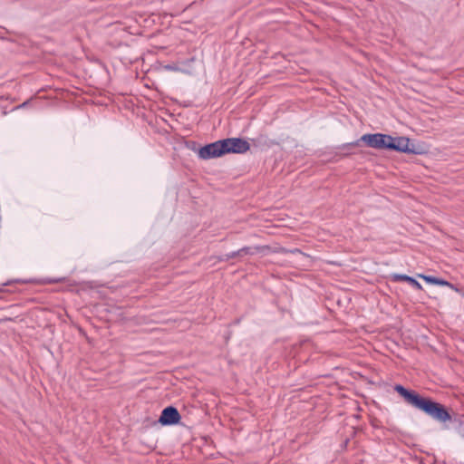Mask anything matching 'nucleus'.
Segmentation results:
<instances>
[{"mask_svg": "<svg viewBox=\"0 0 464 464\" xmlns=\"http://www.w3.org/2000/svg\"><path fill=\"white\" fill-rule=\"evenodd\" d=\"M394 390L404 398L407 403L424 411L433 420L443 423L452 420L451 415L444 405L433 401L429 398L421 397L417 392L409 391L400 384H397Z\"/></svg>", "mask_w": 464, "mask_h": 464, "instance_id": "f257e3e1", "label": "nucleus"}, {"mask_svg": "<svg viewBox=\"0 0 464 464\" xmlns=\"http://www.w3.org/2000/svg\"><path fill=\"white\" fill-rule=\"evenodd\" d=\"M390 140H392V137L388 134L367 133L363 134L357 141L348 143L347 146L355 147L360 141H363L370 148L389 150Z\"/></svg>", "mask_w": 464, "mask_h": 464, "instance_id": "f03ea898", "label": "nucleus"}, {"mask_svg": "<svg viewBox=\"0 0 464 464\" xmlns=\"http://www.w3.org/2000/svg\"><path fill=\"white\" fill-rule=\"evenodd\" d=\"M223 150L226 154H242L250 150V144L241 138H227L221 140Z\"/></svg>", "mask_w": 464, "mask_h": 464, "instance_id": "7ed1b4c3", "label": "nucleus"}, {"mask_svg": "<svg viewBox=\"0 0 464 464\" xmlns=\"http://www.w3.org/2000/svg\"><path fill=\"white\" fill-rule=\"evenodd\" d=\"M197 153L198 157L203 160L216 159L225 155L221 140L200 147Z\"/></svg>", "mask_w": 464, "mask_h": 464, "instance_id": "20e7f679", "label": "nucleus"}, {"mask_svg": "<svg viewBox=\"0 0 464 464\" xmlns=\"http://www.w3.org/2000/svg\"><path fill=\"white\" fill-rule=\"evenodd\" d=\"M389 150L415 153V150L410 147V139L406 137H392V140L389 143Z\"/></svg>", "mask_w": 464, "mask_h": 464, "instance_id": "39448f33", "label": "nucleus"}, {"mask_svg": "<svg viewBox=\"0 0 464 464\" xmlns=\"http://www.w3.org/2000/svg\"><path fill=\"white\" fill-rule=\"evenodd\" d=\"M179 420L180 414L179 411L173 406H169L162 411L159 421L162 425H173L177 424Z\"/></svg>", "mask_w": 464, "mask_h": 464, "instance_id": "423d86ee", "label": "nucleus"}, {"mask_svg": "<svg viewBox=\"0 0 464 464\" xmlns=\"http://www.w3.org/2000/svg\"><path fill=\"white\" fill-rule=\"evenodd\" d=\"M268 248V246H256L254 248L252 247H249V246H246V247H243L237 251H235V252H232L230 254H227L224 257H221L220 260L221 261H227L231 258H235L237 256H243L245 255H253L256 252H260V251H263L264 249H266Z\"/></svg>", "mask_w": 464, "mask_h": 464, "instance_id": "0eeeda50", "label": "nucleus"}, {"mask_svg": "<svg viewBox=\"0 0 464 464\" xmlns=\"http://www.w3.org/2000/svg\"><path fill=\"white\" fill-rule=\"evenodd\" d=\"M392 279L395 282L405 281L411 285L417 290H422L421 285L413 277L407 275L395 274L392 276Z\"/></svg>", "mask_w": 464, "mask_h": 464, "instance_id": "6e6552de", "label": "nucleus"}, {"mask_svg": "<svg viewBox=\"0 0 464 464\" xmlns=\"http://www.w3.org/2000/svg\"><path fill=\"white\" fill-rule=\"evenodd\" d=\"M418 277L422 278L427 283H430L432 285L452 286L451 284L449 283L448 281L441 279V278L434 277L431 276H425L422 274H419Z\"/></svg>", "mask_w": 464, "mask_h": 464, "instance_id": "1a4fd4ad", "label": "nucleus"}, {"mask_svg": "<svg viewBox=\"0 0 464 464\" xmlns=\"http://www.w3.org/2000/svg\"><path fill=\"white\" fill-rule=\"evenodd\" d=\"M28 103H29V101H26V102H23L21 105H19V108H24L28 105Z\"/></svg>", "mask_w": 464, "mask_h": 464, "instance_id": "9d476101", "label": "nucleus"}]
</instances>
